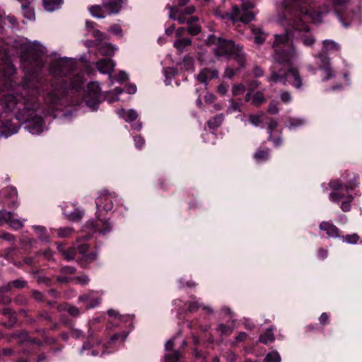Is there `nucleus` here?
Returning <instances> with one entry per match:
<instances>
[{
	"mask_svg": "<svg viewBox=\"0 0 362 362\" xmlns=\"http://www.w3.org/2000/svg\"><path fill=\"white\" fill-rule=\"evenodd\" d=\"M47 49L35 41L28 45L27 51L21 56V65L25 72L22 84H14L11 76L16 69L7 57L5 49L0 50V89L6 92L1 98V105L6 112H13L16 119L25 124L30 134L39 135L46 129L43 116L51 114L66 103V88L78 91L83 84L81 74L74 70L76 62L73 59L53 56L49 72L54 76L65 77L62 84H52L44 98L45 111L38 100L41 83L37 74L44 66Z\"/></svg>",
	"mask_w": 362,
	"mask_h": 362,
	"instance_id": "1",
	"label": "nucleus"
},
{
	"mask_svg": "<svg viewBox=\"0 0 362 362\" xmlns=\"http://www.w3.org/2000/svg\"><path fill=\"white\" fill-rule=\"evenodd\" d=\"M333 9L339 22L344 28L361 22L360 8L354 11L350 0H332ZM285 10L293 14L290 28L284 35H276L273 47L275 49L274 59L279 64L291 66L298 58V53L292 44L291 38L302 40L308 47L312 46L315 39L310 33L308 25L302 17L311 20L315 23H321L322 18L329 12V6H317V0H283Z\"/></svg>",
	"mask_w": 362,
	"mask_h": 362,
	"instance_id": "2",
	"label": "nucleus"
},
{
	"mask_svg": "<svg viewBox=\"0 0 362 362\" xmlns=\"http://www.w3.org/2000/svg\"><path fill=\"white\" fill-rule=\"evenodd\" d=\"M116 197L115 193H110L106 190L100 192L96 199L95 204L97 211L95 212L97 220H90L87 221L82 229V233H86L82 236L84 239H88L91 235L98 232L101 235H105L112 230V226L105 218L100 216L102 210L110 211L113 208V199Z\"/></svg>",
	"mask_w": 362,
	"mask_h": 362,
	"instance_id": "3",
	"label": "nucleus"
},
{
	"mask_svg": "<svg viewBox=\"0 0 362 362\" xmlns=\"http://www.w3.org/2000/svg\"><path fill=\"white\" fill-rule=\"evenodd\" d=\"M101 320V317H96L89 322L88 340L84 342L80 350L81 355L97 356L112 352L114 349H111L110 345L117 341L123 342L127 337L128 332H123L112 336L107 344H101L100 340L96 336V332L99 330L97 325L100 322Z\"/></svg>",
	"mask_w": 362,
	"mask_h": 362,
	"instance_id": "4",
	"label": "nucleus"
},
{
	"mask_svg": "<svg viewBox=\"0 0 362 362\" xmlns=\"http://www.w3.org/2000/svg\"><path fill=\"white\" fill-rule=\"evenodd\" d=\"M209 46L212 47L216 56L234 57L240 67H244L245 56L242 47L235 45L232 40H226L214 35H209L206 40Z\"/></svg>",
	"mask_w": 362,
	"mask_h": 362,
	"instance_id": "5",
	"label": "nucleus"
},
{
	"mask_svg": "<svg viewBox=\"0 0 362 362\" xmlns=\"http://www.w3.org/2000/svg\"><path fill=\"white\" fill-rule=\"evenodd\" d=\"M331 192L329 194V199L331 202L340 204V208L343 211H349L354 197L350 191H346L341 181L338 180H331L329 183Z\"/></svg>",
	"mask_w": 362,
	"mask_h": 362,
	"instance_id": "6",
	"label": "nucleus"
},
{
	"mask_svg": "<svg viewBox=\"0 0 362 362\" xmlns=\"http://www.w3.org/2000/svg\"><path fill=\"white\" fill-rule=\"evenodd\" d=\"M276 68L273 67L271 69V74L267 77V81L270 83L281 82L286 85L288 82L296 89H300L303 87V81L299 71L296 68L291 67L286 73H278Z\"/></svg>",
	"mask_w": 362,
	"mask_h": 362,
	"instance_id": "7",
	"label": "nucleus"
},
{
	"mask_svg": "<svg viewBox=\"0 0 362 362\" xmlns=\"http://www.w3.org/2000/svg\"><path fill=\"white\" fill-rule=\"evenodd\" d=\"M195 11L194 6H188L185 9H178L175 7L170 8L169 17L173 20H177L180 24L187 23L188 27V32L192 35H196L200 32L199 25L195 22L197 18L195 17H189L187 18L185 15H190Z\"/></svg>",
	"mask_w": 362,
	"mask_h": 362,
	"instance_id": "8",
	"label": "nucleus"
},
{
	"mask_svg": "<svg viewBox=\"0 0 362 362\" xmlns=\"http://www.w3.org/2000/svg\"><path fill=\"white\" fill-rule=\"evenodd\" d=\"M253 6L254 5L251 2L244 3L241 8L233 6L232 12L226 13V17L231 21L234 25L238 22L247 24L255 17V13L251 11Z\"/></svg>",
	"mask_w": 362,
	"mask_h": 362,
	"instance_id": "9",
	"label": "nucleus"
},
{
	"mask_svg": "<svg viewBox=\"0 0 362 362\" xmlns=\"http://www.w3.org/2000/svg\"><path fill=\"white\" fill-rule=\"evenodd\" d=\"M103 100L101 88L98 82L92 81L87 86L83 101L91 111H95Z\"/></svg>",
	"mask_w": 362,
	"mask_h": 362,
	"instance_id": "10",
	"label": "nucleus"
},
{
	"mask_svg": "<svg viewBox=\"0 0 362 362\" xmlns=\"http://www.w3.org/2000/svg\"><path fill=\"white\" fill-rule=\"evenodd\" d=\"M122 4L123 0H106L103 6H92L89 8V11L93 17L103 18L107 14L118 13Z\"/></svg>",
	"mask_w": 362,
	"mask_h": 362,
	"instance_id": "11",
	"label": "nucleus"
},
{
	"mask_svg": "<svg viewBox=\"0 0 362 362\" xmlns=\"http://www.w3.org/2000/svg\"><path fill=\"white\" fill-rule=\"evenodd\" d=\"M317 65L319 69L322 72V81L329 80L334 76V72L330 66L329 59L325 54L320 53L317 56Z\"/></svg>",
	"mask_w": 362,
	"mask_h": 362,
	"instance_id": "12",
	"label": "nucleus"
},
{
	"mask_svg": "<svg viewBox=\"0 0 362 362\" xmlns=\"http://www.w3.org/2000/svg\"><path fill=\"white\" fill-rule=\"evenodd\" d=\"M116 66L115 62L110 58H103L95 63V68L102 74H107L110 81V85L113 83V76L112 73Z\"/></svg>",
	"mask_w": 362,
	"mask_h": 362,
	"instance_id": "13",
	"label": "nucleus"
},
{
	"mask_svg": "<svg viewBox=\"0 0 362 362\" xmlns=\"http://www.w3.org/2000/svg\"><path fill=\"white\" fill-rule=\"evenodd\" d=\"M78 301L83 303L87 309H90L100 305L101 296L98 292L90 291L87 293L80 296Z\"/></svg>",
	"mask_w": 362,
	"mask_h": 362,
	"instance_id": "14",
	"label": "nucleus"
},
{
	"mask_svg": "<svg viewBox=\"0 0 362 362\" xmlns=\"http://www.w3.org/2000/svg\"><path fill=\"white\" fill-rule=\"evenodd\" d=\"M0 216L5 222L8 223L11 228L16 230L23 228L25 222V219L18 218L17 214L11 212L2 211L0 212Z\"/></svg>",
	"mask_w": 362,
	"mask_h": 362,
	"instance_id": "15",
	"label": "nucleus"
},
{
	"mask_svg": "<svg viewBox=\"0 0 362 362\" xmlns=\"http://www.w3.org/2000/svg\"><path fill=\"white\" fill-rule=\"evenodd\" d=\"M78 253L81 255V259L86 263H90L95 261L98 257V252L95 251L88 252V245L87 244H81L78 246Z\"/></svg>",
	"mask_w": 362,
	"mask_h": 362,
	"instance_id": "16",
	"label": "nucleus"
},
{
	"mask_svg": "<svg viewBox=\"0 0 362 362\" xmlns=\"http://www.w3.org/2000/svg\"><path fill=\"white\" fill-rule=\"evenodd\" d=\"M1 117H0V119ZM18 127L10 120L3 122L0 119V135L5 134L6 137L18 132Z\"/></svg>",
	"mask_w": 362,
	"mask_h": 362,
	"instance_id": "17",
	"label": "nucleus"
},
{
	"mask_svg": "<svg viewBox=\"0 0 362 362\" xmlns=\"http://www.w3.org/2000/svg\"><path fill=\"white\" fill-rule=\"evenodd\" d=\"M218 76V73L216 69H204L200 71L197 78L201 83L206 84L209 81L217 78Z\"/></svg>",
	"mask_w": 362,
	"mask_h": 362,
	"instance_id": "18",
	"label": "nucleus"
},
{
	"mask_svg": "<svg viewBox=\"0 0 362 362\" xmlns=\"http://www.w3.org/2000/svg\"><path fill=\"white\" fill-rule=\"evenodd\" d=\"M320 229L321 230L325 231L326 234L330 238L339 237V229L332 223L322 221L320 224Z\"/></svg>",
	"mask_w": 362,
	"mask_h": 362,
	"instance_id": "19",
	"label": "nucleus"
},
{
	"mask_svg": "<svg viewBox=\"0 0 362 362\" xmlns=\"http://www.w3.org/2000/svg\"><path fill=\"white\" fill-rule=\"evenodd\" d=\"M3 195L6 197L8 199V204L11 206H16L18 205L17 202V190L13 187H8L2 191Z\"/></svg>",
	"mask_w": 362,
	"mask_h": 362,
	"instance_id": "20",
	"label": "nucleus"
},
{
	"mask_svg": "<svg viewBox=\"0 0 362 362\" xmlns=\"http://www.w3.org/2000/svg\"><path fill=\"white\" fill-rule=\"evenodd\" d=\"M63 211L64 214L66 216V217L71 221H80L83 218L84 214V212L78 208H74V210L71 211L69 209L68 206H66L64 208Z\"/></svg>",
	"mask_w": 362,
	"mask_h": 362,
	"instance_id": "21",
	"label": "nucleus"
},
{
	"mask_svg": "<svg viewBox=\"0 0 362 362\" xmlns=\"http://www.w3.org/2000/svg\"><path fill=\"white\" fill-rule=\"evenodd\" d=\"M57 250L67 261L74 259L76 255V250L75 247H71L65 249L62 244H58Z\"/></svg>",
	"mask_w": 362,
	"mask_h": 362,
	"instance_id": "22",
	"label": "nucleus"
},
{
	"mask_svg": "<svg viewBox=\"0 0 362 362\" xmlns=\"http://www.w3.org/2000/svg\"><path fill=\"white\" fill-rule=\"evenodd\" d=\"M118 49L116 45L111 43H104L99 47L98 51L100 55L112 57Z\"/></svg>",
	"mask_w": 362,
	"mask_h": 362,
	"instance_id": "23",
	"label": "nucleus"
},
{
	"mask_svg": "<svg viewBox=\"0 0 362 362\" xmlns=\"http://www.w3.org/2000/svg\"><path fill=\"white\" fill-rule=\"evenodd\" d=\"M89 32H90V35H92L93 37H95V40L86 42V45L88 47L99 45L100 43L104 39L105 35L103 33H101L100 30H95V29L90 30H89Z\"/></svg>",
	"mask_w": 362,
	"mask_h": 362,
	"instance_id": "24",
	"label": "nucleus"
},
{
	"mask_svg": "<svg viewBox=\"0 0 362 362\" xmlns=\"http://www.w3.org/2000/svg\"><path fill=\"white\" fill-rule=\"evenodd\" d=\"M117 114L120 117L124 118L127 122H133L138 117L137 112L132 109L129 110L120 109L117 110Z\"/></svg>",
	"mask_w": 362,
	"mask_h": 362,
	"instance_id": "25",
	"label": "nucleus"
},
{
	"mask_svg": "<svg viewBox=\"0 0 362 362\" xmlns=\"http://www.w3.org/2000/svg\"><path fill=\"white\" fill-rule=\"evenodd\" d=\"M349 175V178L342 183L346 191L351 192L358 185V177L354 173H350Z\"/></svg>",
	"mask_w": 362,
	"mask_h": 362,
	"instance_id": "26",
	"label": "nucleus"
},
{
	"mask_svg": "<svg viewBox=\"0 0 362 362\" xmlns=\"http://www.w3.org/2000/svg\"><path fill=\"white\" fill-rule=\"evenodd\" d=\"M63 0H43V6L49 12H53L61 8Z\"/></svg>",
	"mask_w": 362,
	"mask_h": 362,
	"instance_id": "27",
	"label": "nucleus"
},
{
	"mask_svg": "<svg viewBox=\"0 0 362 362\" xmlns=\"http://www.w3.org/2000/svg\"><path fill=\"white\" fill-rule=\"evenodd\" d=\"M33 228L40 240L45 242L49 241V234L45 227L42 226H33Z\"/></svg>",
	"mask_w": 362,
	"mask_h": 362,
	"instance_id": "28",
	"label": "nucleus"
},
{
	"mask_svg": "<svg viewBox=\"0 0 362 362\" xmlns=\"http://www.w3.org/2000/svg\"><path fill=\"white\" fill-rule=\"evenodd\" d=\"M107 314L109 316L113 318L115 320L113 326H118L119 325V322H126L131 319V317L129 315L127 316H121L119 315L118 312L114 310H109L107 311Z\"/></svg>",
	"mask_w": 362,
	"mask_h": 362,
	"instance_id": "29",
	"label": "nucleus"
},
{
	"mask_svg": "<svg viewBox=\"0 0 362 362\" xmlns=\"http://www.w3.org/2000/svg\"><path fill=\"white\" fill-rule=\"evenodd\" d=\"M192 43V41L189 38L184 37L177 39L174 42V47L179 52H183L185 48L189 46Z\"/></svg>",
	"mask_w": 362,
	"mask_h": 362,
	"instance_id": "30",
	"label": "nucleus"
},
{
	"mask_svg": "<svg viewBox=\"0 0 362 362\" xmlns=\"http://www.w3.org/2000/svg\"><path fill=\"white\" fill-rule=\"evenodd\" d=\"M4 12L0 10V23H4L5 25L6 23L9 24V28L11 30H15L17 28L16 26V19L13 16H8L6 17H4Z\"/></svg>",
	"mask_w": 362,
	"mask_h": 362,
	"instance_id": "31",
	"label": "nucleus"
},
{
	"mask_svg": "<svg viewBox=\"0 0 362 362\" xmlns=\"http://www.w3.org/2000/svg\"><path fill=\"white\" fill-rule=\"evenodd\" d=\"M323 49L325 52L332 51H339L340 46L336 42L330 40H325L323 41Z\"/></svg>",
	"mask_w": 362,
	"mask_h": 362,
	"instance_id": "32",
	"label": "nucleus"
},
{
	"mask_svg": "<svg viewBox=\"0 0 362 362\" xmlns=\"http://www.w3.org/2000/svg\"><path fill=\"white\" fill-rule=\"evenodd\" d=\"M224 116L223 114H219L215 116L213 119L208 121L207 124L210 129H215L218 128L223 122Z\"/></svg>",
	"mask_w": 362,
	"mask_h": 362,
	"instance_id": "33",
	"label": "nucleus"
},
{
	"mask_svg": "<svg viewBox=\"0 0 362 362\" xmlns=\"http://www.w3.org/2000/svg\"><path fill=\"white\" fill-rule=\"evenodd\" d=\"M163 73L165 76L164 82L165 85L168 86L171 84L172 78L176 74L177 70L173 67L164 68Z\"/></svg>",
	"mask_w": 362,
	"mask_h": 362,
	"instance_id": "34",
	"label": "nucleus"
},
{
	"mask_svg": "<svg viewBox=\"0 0 362 362\" xmlns=\"http://www.w3.org/2000/svg\"><path fill=\"white\" fill-rule=\"evenodd\" d=\"M259 342L267 344L274 341L272 329H267L264 334H261L259 338Z\"/></svg>",
	"mask_w": 362,
	"mask_h": 362,
	"instance_id": "35",
	"label": "nucleus"
},
{
	"mask_svg": "<svg viewBox=\"0 0 362 362\" xmlns=\"http://www.w3.org/2000/svg\"><path fill=\"white\" fill-rule=\"evenodd\" d=\"M255 38V42L257 45L262 44L266 39V34L261 28H255L252 30Z\"/></svg>",
	"mask_w": 362,
	"mask_h": 362,
	"instance_id": "36",
	"label": "nucleus"
},
{
	"mask_svg": "<svg viewBox=\"0 0 362 362\" xmlns=\"http://www.w3.org/2000/svg\"><path fill=\"white\" fill-rule=\"evenodd\" d=\"M23 14L25 18L33 20L35 18V13L33 8L28 4H22L21 5Z\"/></svg>",
	"mask_w": 362,
	"mask_h": 362,
	"instance_id": "37",
	"label": "nucleus"
},
{
	"mask_svg": "<svg viewBox=\"0 0 362 362\" xmlns=\"http://www.w3.org/2000/svg\"><path fill=\"white\" fill-rule=\"evenodd\" d=\"M266 102V98L263 92L259 91L255 93L252 98V104L255 106H259Z\"/></svg>",
	"mask_w": 362,
	"mask_h": 362,
	"instance_id": "38",
	"label": "nucleus"
},
{
	"mask_svg": "<svg viewBox=\"0 0 362 362\" xmlns=\"http://www.w3.org/2000/svg\"><path fill=\"white\" fill-rule=\"evenodd\" d=\"M269 149L266 148L265 150H257L254 155V158L257 162H262L267 160L269 158Z\"/></svg>",
	"mask_w": 362,
	"mask_h": 362,
	"instance_id": "39",
	"label": "nucleus"
},
{
	"mask_svg": "<svg viewBox=\"0 0 362 362\" xmlns=\"http://www.w3.org/2000/svg\"><path fill=\"white\" fill-rule=\"evenodd\" d=\"M107 31L119 38H122L124 36L122 27L118 24H113L109 27Z\"/></svg>",
	"mask_w": 362,
	"mask_h": 362,
	"instance_id": "40",
	"label": "nucleus"
},
{
	"mask_svg": "<svg viewBox=\"0 0 362 362\" xmlns=\"http://www.w3.org/2000/svg\"><path fill=\"white\" fill-rule=\"evenodd\" d=\"M306 123V120L303 118H291L289 119L288 128L292 129L299 127Z\"/></svg>",
	"mask_w": 362,
	"mask_h": 362,
	"instance_id": "41",
	"label": "nucleus"
},
{
	"mask_svg": "<svg viewBox=\"0 0 362 362\" xmlns=\"http://www.w3.org/2000/svg\"><path fill=\"white\" fill-rule=\"evenodd\" d=\"M262 115L263 114L262 112L257 115H249V122L255 127L259 126L262 122Z\"/></svg>",
	"mask_w": 362,
	"mask_h": 362,
	"instance_id": "42",
	"label": "nucleus"
},
{
	"mask_svg": "<svg viewBox=\"0 0 362 362\" xmlns=\"http://www.w3.org/2000/svg\"><path fill=\"white\" fill-rule=\"evenodd\" d=\"M281 357L278 352L273 351L267 354L264 362H280Z\"/></svg>",
	"mask_w": 362,
	"mask_h": 362,
	"instance_id": "43",
	"label": "nucleus"
},
{
	"mask_svg": "<svg viewBox=\"0 0 362 362\" xmlns=\"http://www.w3.org/2000/svg\"><path fill=\"white\" fill-rule=\"evenodd\" d=\"M235 112H241L240 103L235 102L233 100H230V105L227 109L228 113H233Z\"/></svg>",
	"mask_w": 362,
	"mask_h": 362,
	"instance_id": "44",
	"label": "nucleus"
},
{
	"mask_svg": "<svg viewBox=\"0 0 362 362\" xmlns=\"http://www.w3.org/2000/svg\"><path fill=\"white\" fill-rule=\"evenodd\" d=\"M180 357V354L178 351L168 353L165 356L166 362H177Z\"/></svg>",
	"mask_w": 362,
	"mask_h": 362,
	"instance_id": "45",
	"label": "nucleus"
},
{
	"mask_svg": "<svg viewBox=\"0 0 362 362\" xmlns=\"http://www.w3.org/2000/svg\"><path fill=\"white\" fill-rule=\"evenodd\" d=\"M245 90V86L243 84H235L232 88V94L234 96L242 95Z\"/></svg>",
	"mask_w": 362,
	"mask_h": 362,
	"instance_id": "46",
	"label": "nucleus"
},
{
	"mask_svg": "<svg viewBox=\"0 0 362 362\" xmlns=\"http://www.w3.org/2000/svg\"><path fill=\"white\" fill-rule=\"evenodd\" d=\"M74 232V230L70 227L60 228L58 229V235L61 238H67L70 236Z\"/></svg>",
	"mask_w": 362,
	"mask_h": 362,
	"instance_id": "47",
	"label": "nucleus"
},
{
	"mask_svg": "<svg viewBox=\"0 0 362 362\" xmlns=\"http://www.w3.org/2000/svg\"><path fill=\"white\" fill-rule=\"evenodd\" d=\"M64 309L72 316L74 317H77L80 315L81 313V311L80 310L74 306V305H66L65 307H64Z\"/></svg>",
	"mask_w": 362,
	"mask_h": 362,
	"instance_id": "48",
	"label": "nucleus"
},
{
	"mask_svg": "<svg viewBox=\"0 0 362 362\" xmlns=\"http://www.w3.org/2000/svg\"><path fill=\"white\" fill-rule=\"evenodd\" d=\"M342 238L347 243L356 244L358 242L359 237L358 236L357 234L354 233V234H351V235H347L344 237L343 236Z\"/></svg>",
	"mask_w": 362,
	"mask_h": 362,
	"instance_id": "49",
	"label": "nucleus"
},
{
	"mask_svg": "<svg viewBox=\"0 0 362 362\" xmlns=\"http://www.w3.org/2000/svg\"><path fill=\"white\" fill-rule=\"evenodd\" d=\"M216 329L217 331L220 332L221 334L226 335L230 334L233 331V329L230 327L226 326L223 324H219Z\"/></svg>",
	"mask_w": 362,
	"mask_h": 362,
	"instance_id": "50",
	"label": "nucleus"
},
{
	"mask_svg": "<svg viewBox=\"0 0 362 362\" xmlns=\"http://www.w3.org/2000/svg\"><path fill=\"white\" fill-rule=\"evenodd\" d=\"M216 135L214 132H206L202 134V138L205 142H211L214 144V141L216 138Z\"/></svg>",
	"mask_w": 362,
	"mask_h": 362,
	"instance_id": "51",
	"label": "nucleus"
},
{
	"mask_svg": "<svg viewBox=\"0 0 362 362\" xmlns=\"http://www.w3.org/2000/svg\"><path fill=\"white\" fill-rule=\"evenodd\" d=\"M115 91L116 92V95L115 96H110V95L112 94L111 93H108L107 95V100H109L110 103L118 100L119 98L117 95L123 92L122 89L120 88H116L115 89Z\"/></svg>",
	"mask_w": 362,
	"mask_h": 362,
	"instance_id": "52",
	"label": "nucleus"
},
{
	"mask_svg": "<svg viewBox=\"0 0 362 362\" xmlns=\"http://www.w3.org/2000/svg\"><path fill=\"white\" fill-rule=\"evenodd\" d=\"M278 126V122L276 120H271L268 124V132L269 134V139H272V131Z\"/></svg>",
	"mask_w": 362,
	"mask_h": 362,
	"instance_id": "53",
	"label": "nucleus"
},
{
	"mask_svg": "<svg viewBox=\"0 0 362 362\" xmlns=\"http://www.w3.org/2000/svg\"><path fill=\"white\" fill-rule=\"evenodd\" d=\"M280 98L282 102L287 103L291 101V95L290 93L284 91L280 94Z\"/></svg>",
	"mask_w": 362,
	"mask_h": 362,
	"instance_id": "54",
	"label": "nucleus"
},
{
	"mask_svg": "<svg viewBox=\"0 0 362 362\" xmlns=\"http://www.w3.org/2000/svg\"><path fill=\"white\" fill-rule=\"evenodd\" d=\"M134 144L136 148H141L145 144L144 138L141 136H136L134 137Z\"/></svg>",
	"mask_w": 362,
	"mask_h": 362,
	"instance_id": "55",
	"label": "nucleus"
},
{
	"mask_svg": "<svg viewBox=\"0 0 362 362\" xmlns=\"http://www.w3.org/2000/svg\"><path fill=\"white\" fill-rule=\"evenodd\" d=\"M113 77V81L115 79L120 83L125 81L128 79V75L124 71H119L117 77Z\"/></svg>",
	"mask_w": 362,
	"mask_h": 362,
	"instance_id": "56",
	"label": "nucleus"
},
{
	"mask_svg": "<svg viewBox=\"0 0 362 362\" xmlns=\"http://www.w3.org/2000/svg\"><path fill=\"white\" fill-rule=\"evenodd\" d=\"M268 112L271 114L276 115L279 112L277 105L274 103H271L268 107Z\"/></svg>",
	"mask_w": 362,
	"mask_h": 362,
	"instance_id": "57",
	"label": "nucleus"
},
{
	"mask_svg": "<svg viewBox=\"0 0 362 362\" xmlns=\"http://www.w3.org/2000/svg\"><path fill=\"white\" fill-rule=\"evenodd\" d=\"M76 281L78 283L82 285H86L89 282L90 279L87 276L83 275L81 276H78L76 278Z\"/></svg>",
	"mask_w": 362,
	"mask_h": 362,
	"instance_id": "58",
	"label": "nucleus"
},
{
	"mask_svg": "<svg viewBox=\"0 0 362 362\" xmlns=\"http://www.w3.org/2000/svg\"><path fill=\"white\" fill-rule=\"evenodd\" d=\"M200 307L199 303L197 301L192 302L189 304L188 310L189 312H195Z\"/></svg>",
	"mask_w": 362,
	"mask_h": 362,
	"instance_id": "59",
	"label": "nucleus"
},
{
	"mask_svg": "<svg viewBox=\"0 0 362 362\" xmlns=\"http://www.w3.org/2000/svg\"><path fill=\"white\" fill-rule=\"evenodd\" d=\"M329 317L326 313H323L319 317V321L322 325H326L328 323Z\"/></svg>",
	"mask_w": 362,
	"mask_h": 362,
	"instance_id": "60",
	"label": "nucleus"
},
{
	"mask_svg": "<svg viewBox=\"0 0 362 362\" xmlns=\"http://www.w3.org/2000/svg\"><path fill=\"white\" fill-rule=\"evenodd\" d=\"M82 335H83V332L79 329H74L71 332V336L75 339H78Z\"/></svg>",
	"mask_w": 362,
	"mask_h": 362,
	"instance_id": "61",
	"label": "nucleus"
},
{
	"mask_svg": "<svg viewBox=\"0 0 362 362\" xmlns=\"http://www.w3.org/2000/svg\"><path fill=\"white\" fill-rule=\"evenodd\" d=\"M62 271L64 274H73L75 272V268L70 266L64 267Z\"/></svg>",
	"mask_w": 362,
	"mask_h": 362,
	"instance_id": "62",
	"label": "nucleus"
},
{
	"mask_svg": "<svg viewBox=\"0 0 362 362\" xmlns=\"http://www.w3.org/2000/svg\"><path fill=\"white\" fill-rule=\"evenodd\" d=\"M327 251L324 249H320L318 251V258L321 259H325L327 257Z\"/></svg>",
	"mask_w": 362,
	"mask_h": 362,
	"instance_id": "63",
	"label": "nucleus"
},
{
	"mask_svg": "<svg viewBox=\"0 0 362 362\" xmlns=\"http://www.w3.org/2000/svg\"><path fill=\"white\" fill-rule=\"evenodd\" d=\"M235 71L231 68H226L225 70V76L231 78L235 75Z\"/></svg>",
	"mask_w": 362,
	"mask_h": 362,
	"instance_id": "64",
	"label": "nucleus"
}]
</instances>
